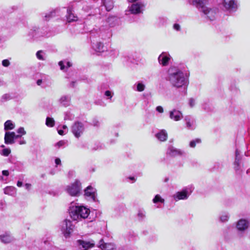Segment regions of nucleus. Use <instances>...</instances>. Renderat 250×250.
I'll return each instance as SVG.
<instances>
[{"instance_id": "f257e3e1", "label": "nucleus", "mask_w": 250, "mask_h": 250, "mask_svg": "<svg viewBox=\"0 0 250 250\" xmlns=\"http://www.w3.org/2000/svg\"><path fill=\"white\" fill-rule=\"evenodd\" d=\"M189 73L183 63L173 64V95L184 96L187 93Z\"/></svg>"}, {"instance_id": "f03ea898", "label": "nucleus", "mask_w": 250, "mask_h": 250, "mask_svg": "<svg viewBox=\"0 0 250 250\" xmlns=\"http://www.w3.org/2000/svg\"><path fill=\"white\" fill-rule=\"evenodd\" d=\"M69 211L71 218L75 221L85 219L87 218L90 213L89 208L84 206L79 205L74 202L71 203Z\"/></svg>"}, {"instance_id": "7ed1b4c3", "label": "nucleus", "mask_w": 250, "mask_h": 250, "mask_svg": "<svg viewBox=\"0 0 250 250\" xmlns=\"http://www.w3.org/2000/svg\"><path fill=\"white\" fill-rule=\"evenodd\" d=\"M200 11L202 13V17L208 21H213L219 18V9L217 8L206 6Z\"/></svg>"}, {"instance_id": "20e7f679", "label": "nucleus", "mask_w": 250, "mask_h": 250, "mask_svg": "<svg viewBox=\"0 0 250 250\" xmlns=\"http://www.w3.org/2000/svg\"><path fill=\"white\" fill-rule=\"evenodd\" d=\"M194 189L193 185H190L184 187L181 191L177 192L173 197L175 201L186 200L188 199Z\"/></svg>"}, {"instance_id": "39448f33", "label": "nucleus", "mask_w": 250, "mask_h": 250, "mask_svg": "<svg viewBox=\"0 0 250 250\" xmlns=\"http://www.w3.org/2000/svg\"><path fill=\"white\" fill-rule=\"evenodd\" d=\"M222 5L224 11L231 14L235 12L238 8V0H223Z\"/></svg>"}, {"instance_id": "423d86ee", "label": "nucleus", "mask_w": 250, "mask_h": 250, "mask_svg": "<svg viewBox=\"0 0 250 250\" xmlns=\"http://www.w3.org/2000/svg\"><path fill=\"white\" fill-rule=\"evenodd\" d=\"M67 193L72 196H79L81 193V184L78 181H75L73 184L67 186Z\"/></svg>"}, {"instance_id": "0eeeda50", "label": "nucleus", "mask_w": 250, "mask_h": 250, "mask_svg": "<svg viewBox=\"0 0 250 250\" xmlns=\"http://www.w3.org/2000/svg\"><path fill=\"white\" fill-rule=\"evenodd\" d=\"M61 229L65 238L69 237L73 230V226L72 222L69 220H64L61 223Z\"/></svg>"}, {"instance_id": "6e6552de", "label": "nucleus", "mask_w": 250, "mask_h": 250, "mask_svg": "<svg viewBox=\"0 0 250 250\" xmlns=\"http://www.w3.org/2000/svg\"><path fill=\"white\" fill-rule=\"evenodd\" d=\"M145 8V5L141 2H136L132 4L128 7L127 10L125 11L126 15L129 12L132 14H139L142 13Z\"/></svg>"}, {"instance_id": "1a4fd4ad", "label": "nucleus", "mask_w": 250, "mask_h": 250, "mask_svg": "<svg viewBox=\"0 0 250 250\" xmlns=\"http://www.w3.org/2000/svg\"><path fill=\"white\" fill-rule=\"evenodd\" d=\"M71 131L74 136L79 138L84 131L83 124L81 122H75L71 126Z\"/></svg>"}, {"instance_id": "9d476101", "label": "nucleus", "mask_w": 250, "mask_h": 250, "mask_svg": "<svg viewBox=\"0 0 250 250\" xmlns=\"http://www.w3.org/2000/svg\"><path fill=\"white\" fill-rule=\"evenodd\" d=\"M84 195L88 200L95 201L96 199V189L91 186H88L84 190Z\"/></svg>"}, {"instance_id": "9b49d317", "label": "nucleus", "mask_w": 250, "mask_h": 250, "mask_svg": "<svg viewBox=\"0 0 250 250\" xmlns=\"http://www.w3.org/2000/svg\"><path fill=\"white\" fill-rule=\"evenodd\" d=\"M80 248L83 250H88L95 246V242L93 240L90 241H84L83 240H78L77 241Z\"/></svg>"}, {"instance_id": "f8f14e48", "label": "nucleus", "mask_w": 250, "mask_h": 250, "mask_svg": "<svg viewBox=\"0 0 250 250\" xmlns=\"http://www.w3.org/2000/svg\"><path fill=\"white\" fill-rule=\"evenodd\" d=\"M186 128L189 130H194L196 127L195 119L189 115L186 116L185 118Z\"/></svg>"}, {"instance_id": "ddd939ff", "label": "nucleus", "mask_w": 250, "mask_h": 250, "mask_svg": "<svg viewBox=\"0 0 250 250\" xmlns=\"http://www.w3.org/2000/svg\"><path fill=\"white\" fill-rule=\"evenodd\" d=\"M249 221L246 219H241L236 223V228L239 231H244L247 229L249 226Z\"/></svg>"}, {"instance_id": "4468645a", "label": "nucleus", "mask_w": 250, "mask_h": 250, "mask_svg": "<svg viewBox=\"0 0 250 250\" xmlns=\"http://www.w3.org/2000/svg\"><path fill=\"white\" fill-rule=\"evenodd\" d=\"M234 166L236 172L240 174L242 171L241 167V157L240 151L238 149L235 150V160L234 162Z\"/></svg>"}, {"instance_id": "2eb2a0df", "label": "nucleus", "mask_w": 250, "mask_h": 250, "mask_svg": "<svg viewBox=\"0 0 250 250\" xmlns=\"http://www.w3.org/2000/svg\"><path fill=\"white\" fill-rule=\"evenodd\" d=\"M43 34L42 32L41 29L36 26H34L30 30L28 34V37L30 39H33L34 38L43 36Z\"/></svg>"}, {"instance_id": "dca6fc26", "label": "nucleus", "mask_w": 250, "mask_h": 250, "mask_svg": "<svg viewBox=\"0 0 250 250\" xmlns=\"http://www.w3.org/2000/svg\"><path fill=\"white\" fill-rule=\"evenodd\" d=\"M208 0H189L188 2L190 4L195 6L199 10H202L205 7Z\"/></svg>"}, {"instance_id": "f3484780", "label": "nucleus", "mask_w": 250, "mask_h": 250, "mask_svg": "<svg viewBox=\"0 0 250 250\" xmlns=\"http://www.w3.org/2000/svg\"><path fill=\"white\" fill-rule=\"evenodd\" d=\"M14 240V238L9 232H5L0 235V241L4 244H8Z\"/></svg>"}, {"instance_id": "a211bd4d", "label": "nucleus", "mask_w": 250, "mask_h": 250, "mask_svg": "<svg viewBox=\"0 0 250 250\" xmlns=\"http://www.w3.org/2000/svg\"><path fill=\"white\" fill-rule=\"evenodd\" d=\"M98 245V247L102 250H116V247L113 243H105L103 239L100 240Z\"/></svg>"}, {"instance_id": "6ab92c4d", "label": "nucleus", "mask_w": 250, "mask_h": 250, "mask_svg": "<svg viewBox=\"0 0 250 250\" xmlns=\"http://www.w3.org/2000/svg\"><path fill=\"white\" fill-rule=\"evenodd\" d=\"M155 137L159 142H164L167 140L168 135L166 130L161 129L155 134Z\"/></svg>"}, {"instance_id": "aec40b11", "label": "nucleus", "mask_w": 250, "mask_h": 250, "mask_svg": "<svg viewBox=\"0 0 250 250\" xmlns=\"http://www.w3.org/2000/svg\"><path fill=\"white\" fill-rule=\"evenodd\" d=\"M14 132L6 131L4 135V143L6 144H13L15 143Z\"/></svg>"}, {"instance_id": "412c9836", "label": "nucleus", "mask_w": 250, "mask_h": 250, "mask_svg": "<svg viewBox=\"0 0 250 250\" xmlns=\"http://www.w3.org/2000/svg\"><path fill=\"white\" fill-rule=\"evenodd\" d=\"M170 60V56L165 53H162L158 58L159 62L163 66H167Z\"/></svg>"}, {"instance_id": "4be33fe9", "label": "nucleus", "mask_w": 250, "mask_h": 250, "mask_svg": "<svg viewBox=\"0 0 250 250\" xmlns=\"http://www.w3.org/2000/svg\"><path fill=\"white\" fill-rule=\"evenodd\" d=\"M92 50H91V52H92L94 54H96L97 55H103L106 56L108 55L107 48H91Z\"/></svg>"}, {"instance_id": "5701e85b", "label": "nucleus", "mask_w": 250, "mask_h": 250, "mask_svg": "<svg viewBox=\"0 0 250 250\" xmlns=\"http://www.w3.org/2000/svg\"><path fill=\"white\" fill-rule=\"evenodd\" d=\"M66 17L67 21L68 22L75 21H77L78 20L77 17L74 15V14L72 12V9L70 8L67 9V15Z\"/></svg>"}, {"instance_id": "b1692460", "label": "nucleus", "mask_w": 250, "mask_h": 250, "mask_svg": "<svg viewBox=\"0 0 250 250\" xmlns=\"http://www.w3.org/2000/svg\"><path fill=\"white\" fill-rule=\"evenodd\" d=\"M60 103L64 106L67 107L70 105L71 98L69 96H62L60 99Z\"/></svg>"}, {"instance_id": "393cba45", "label": "nucleus", "mask_w": 250, "mask_h": 250, "mask_svg": "<svg viewBox=\"0 0 250 250\" xmlns=\"http://www.w3.org/2000/svg\"><path fill=\"white\" fill-rule=\"evenodd\" d=\"M59 65L60 66V69L62 71H66L67 69L72 66V63L66 61H61L58 63Z\"/></svg>"}, {"instance_id": "a878e982", "label": "nucleus", "mask_w": 250, "mask_h": 250, "mask_svg": "<svg viewBox=\"0 0 250 250\" xmlns=\"http://www.w3.org/2000/svg\"><path fill=\"white\" fill-rule=\"evenodd\" d=\"M103 5L105 6L107 11L111 10L114 6L113 0H102Z\"/></svg>"}, {"instance_id": "bb28decb", "label": "nucleus", "mask_w": 250, "mask_h": 250, "mask_svg": "<svg viewBox=\"0 0 250 250\" xmlns=\"http://www.w3.org/2000/svg\"><path fill=\"white\" fill-rule=\"evenodd\" d=\"M59 10L57 8L51 11L48 13L45 14L43 18L44 20L45 21L49 20L51 18L55 16L56 14L59 12Z\"/></svg>"}, {"instance_id": "cd10ccee", "label": "nucleus", "mask_w": 250, "mask_h": 250, "mask_svg": "<svg viewBox=\"0 0 250 250\" xmlns=\"http://www.w3.org/2000/svg\"><path fill=\"white\" fill-rule=\"evenodd\" d=\"M183 118L182 112L177 110H173V120L175 121L181 120Z\"/></svg>"}, {"instance_id": "c85d7f7f", "label": "nucleus", "mask_w": 250, "mask_h": 250, "mask_svg": "<svg viewBox=\"0 0 250 250\" xmlns=\"http://www.w3.org/2000/svg\"><path fill=\"white\" fill-rule=\"evenodd\" d=\"M16 192V188L12 186L7 187L4 188V193L5 194L14 195Z\"/></svg>"}, {"instance_id": "c756f323", "label": "nucleus", "mask_w": 250, "mask_h": 250, "mask_svg": "<svg viewBox=\"0 0 250 250\" xmlns=\"http://www.w3.org/2000/svg\"><path fill=\"white\" fill-rule=\"evenodd\" d=\"M15 127V125L11 120L6 121L4 124V129L5 130H12Z\"/></svg>"}, {"instance_id": "7c9ffc66", "label": "nucleus", "mask_w": 250, "mask_h": 250, "mask_svg": "<svg viewBox=\"0 0 250 250\" xmlns=\"http://www.w3.org/2000/svg\"><path fill=\"white\" fill-rule=\"evenodd\" d=\"M185 155L186 153L183 150L173 148V157L176 156L182 157L185 156Z\"/></svg>"}, {"instance_id": "2f4dec72", "label": "nucleus", "mask_w": 250, "mask_h": 250, "mask_svg": "<svg viewBox=\"0 0 250 250\" xmlns=\"http://www.w3.org/2000/svg\"><path fill=\"white\" fill-rule=\"evenodd\" d=\"M229 218V214L228 212H223L219 217V221L222 223H225L228 221Z\"/></svg>"}, {"instance_id": "473e14b6", "label": "nucleus", "mask_w": 250, "mask_h": 250, "mask_svg": "<svg viewBox=\"0 0 250 250\" xmlns=\"http://www.w3.org/2000/svg\"><path fill=\"white\" fill-rule=\"evenodd\" d=\"M152 202L154 204H157L158 203H164L165 199L163 198L159 194H157L153 199Z\"/></svg>"}, {"instance_id": "72a5a7b5", "label": "nucleus", "mask_w": 250, "mask_h": 250, "mask_svg": "<svg viewBox=\"0 0 250 250\" xmlns=\"http://www.w3.org/2000/svg\"><path fill=\"white\" fill-rule=\"evenodd\" d=\"M163 75L165 77V78L167 81H170L171 79L172 76V70L170 68L167 70H166L165 72H163Z\"/></svg>"}, {"instance_id": "f704fd0d", "label": "nucleus", "mask_w": 250, "mask_h": 250, "mask_svg": "<svg viewBox=\"0 0 250 250\" xmlns=\"http://www.w3.org/2000/svg\"><path fill=\"white\" fill-rule=\"evenodd\" d=\"M45 125L48 127H52L55 125V121L53 118L48 117L46 119Z\"/></svg>"}, {"instance_id": "c9c22d12", "label": "nucleus", "mask_w": 250, "mask_h": 250, "mask_svg": "<svg viewBox=\"0 0 250 250\" xmlns=\"http://www.w3.org/2000/svg\"><path fill=\"white\" fill-rule=\"evenodd\" d=\"M137 217L140 220H143L146 217V211L144 209H139Z\"/></svg>"}, {"instance_id": "e433bc0d", "label": "nucleus", "mask_w": 250, "mask_h": 250, "mask_svg": "<svg viewBox=\"0 0 250 250\" xmlns=\"http://www.w3.org/2000/svg\"><path fill=\"white\" fill-rule=\"evenodd\" d=\"M74 118V116L70 112H66L64 113V120L71 121Z\"/></svg>"}, {"instance_id": "4c0bfd02", "label": "nucleus", "mask_w": 250, "mask_h": 250, "mask_svg": "<svg viewBox=\"0 0 250 250\" xmlns=\"http://www.w3.org/2000/svg\"><path fill=\"white\" fill-rule=\"evenodd\" d=\"M145 85L142 83L139 82L136 84V90L139 92H142L145 90Z\"/></svg>"}, {"instance_id": "58836bf2", "label": "nucleus", "mask_w": 250, "mask_h": 250, "mask_svg": "<svg viewBox=\"0 0 250 250\" xmlns=\"http://www.w3.org/2000/svg\"><path fill=\"white\" fill-rule=\"evenodd\" d=\"M172 156V147L169 145L166 151V157L167 159H170Z\"/></svg>"}, {"instance_id": "ea45409f", "label": "nucleus", "mask_w": 250, "mask_h": 250, "mask_svg": "<svg viewBox=\"0 0 250 250\" xmlns=\"http://www.w3.org/2000/svg\"><path fill=\"white\" fill-rule=\"evenodd\" d=\"M12 99V97L9 94H3L1 98V102H5L7 101L10 100Z\"/></svg>"}, {"instance_id": "a19ab883", "label": "nucleus", "mask_w": 250, "mask_h": 250, "mask_svg": "<svg viewBox=\"0 0 250 250\" xmlns=\"http://www.w3.org/2000/svg\"><path fill=\"white\" fill-rule=\"evenodd\" d=\"M201 141L200 139H195L190 142L189 146L191 147L194 148L195 147L196 144H200Z\"/></svg>"}, {"instance_id": "79ce46f5", "label": "nucleus", "mask_w": 250, "mask_h": 250, "mask_svg": "<svg viewBox=\"0 0 250 250\" xmlns=\"http://www.w3.org/2000/svg\"><path fill=\"white\" fill-rule=\"evenodd\" d=\"M44 52L42 50L38 51L36 53L37 57L40 60H44Z\"/></svg>"}, {"instance_id": "37998d69", "label": "nucleus", "mask_w": 250, "mask_h": 250, "mask_svg": "<svg viewBox=\"0 0 250 250\" xmlns=\"http://www.w3.org/2000/svg\"><path fill=\"white\" fill-rule=\"evenodd\" d=\"M11 153V150L9 148H4L0 153L4 156H8Z\"/></svg>"}, {"instance_id": "c03bdc74", "label": "nucleus", "mask_w": 250, "mask_h": 250, "mask_svg": "<svg viewBox=\"0 0 250 250\" xmlns=\"http://www.w3.org/2000/svg\"><path fill=\"white\" fill-rule=\"evenodd\" d=\"M196 104V100L193 98H189L188 100V105L190 107H193Z\"/></svg>"}, {"instance_id": "a18cd8bd", "label": "nucleus", "mask_w": 250, "mask_h": 250, "mask_svg": "<svg viewBox=\"0 0 250 250\" xmlns=\"http://www.w3.org/2000/svg\"><path fill=\"white\" fill-rule=\"evenodd\" d=\"M67 141L64 140H61L56 144L55 146L58 148H60L64 146L66 144Z\"/></svg>"}, {"instance_id": "49530a36", "label": "nucleus", "mask_w": 250, "mask_h": 250, "mask_svg": "<svg viewBox=\"0 0 250 250\" xmlns=\"http://www.w3.org/2000/svg\"><path fill=\"white\" fill-rule=\"evenodd\" d=\"M17 133L21 136L24 135L26 134V132L25 131L24 128L23 127H20L17 130Z\"/></svg>"}, {"instance_id": "de8ad7c7", "label": "nucleus", "mask_w": 250, "mask_h": 250, "mask_svg": "<svg viewBox=\"0 0 250 250\" xmlns=\"http://www.w3.org/2000/svg\"><path fill=\"white\" fill-rule=\"evenodd\" d=\"M113 95V93H112V92L110 91L106 90L104 92V95L108 97V99H111Z\"/></svg>"}, {"instance_id": "09e8293b", "label": "nucleus", "mask_w": 250, "mask_h": 250, "mask_svg": "<svg viewBox=\"0 0 250 250\" xmlns=\"http://www.w3.org/2000/svg\"><path fill=\"white\" fill-rule=\"evenodd\" d=\"M92 125L94 126L98 127L100 126V123L98 120L94 119L92 121Z\"/></svg>"}, {"instance_id": "8fccbe9b", "label": "nucleus", "mask_w": 250, "mask_h": 250, "mask_svg": "<svg viewBox=\"0 0 250 250\" xmlns=\"http://www.w3.org/2000/svg\"><path fill=\"white\" fill-rule=\"evenodd\" d=\"M2 64L3 66L7 67L10 64V62L8 60H4L2 62Z\"/></svg>"}, {"instance_id": "3c124183", "label": "nucleus", "mask_w": 250, "mask_h": 250, "mask_svg": "<svg viewBox=\"0 0 250 250\" xmlns=\"http://www.w3.org/2000/svg\"><path fill=\"white\" fill-rule=\"evenodd\" d=\"M173 28L176 31H180L181 26L178 23H175L173 26Z\"/></svg>"}, {"instance_id": "603ef678", "label": "nucleus", "mask_w": 250, "mask_h": 250, "mask_svg": "<svg viewBox=\"0 0 250 250\" xmlns=\"http://www.w3.org/2000/svg\"><path fill=\"white\" fill-rule=\"evenodd\" d=\"M156 109L159 113H163L164 111L163 108L161 106H158Z\"/></svg>"}, {"instance_id": "864d4df0", "label": "nucleus", "mask_w": 250, "mask_h": 250, "mask_svg": "<svg viewBox=\"0 0 250 250\" xmlns=\"http://www.w3.org/2000/svg\"><path fill=\"white\" fill-rule=\"evenodd\" d=\"M24 186L26 189H27V190H29L31 189L32 186L31 184H30L26 183L25 184Z\"/></svg>"}, {"instance_id": "5fc2aeb1", "label": "nucleus", "mask_w": 250, "mask_h": 250, "mask_svg": "<svg viewBox=\"0 0 250 250\" xmlns=\"http://www.w3.org/2000/svg\"><path fill=\"white\" fill-rule=\"evenodd\" d=\"M2 174L4 176H8L9 175V172L8 170H4L2 171Z\"/></svg>"}, {"instance_id": "6e6d98bb", "label": "nucleus", "mask_w": 250, "mask_h": 250, "mask_svg": "<svg viewBox=\"0 0 250 250\" xmlns=\"http://www.w3.org/2000/svg\"><path fill=\"white\" fill-rule=\"evenodd\" d=\"M55 162L56 166L60 165L61 164V161L60 158H56Z\"/></svg>"}, {"instance_id": "4d7b16f0", "label": "nucleus", "mask_w": 250, "mask_h": 250, "mask_svg": "<svg viewBox=\"0 0 250 250\" xmlns=\"http://www.w3.org/2000/svg\"><path fill=\"white\" fill-rule=\"evenodd\" d=\"M58 133L61 135H63L66 133V132H64L63 130L60 129L58 131Z\"/></svg>"}, {"instance_id": "13d9d810", "label": "nucleus", "mask_w": 250, "mask_h": 250, "mask_svg": "<svg viewBox=\"0 0 250 250\" xmlns=\"http://www.w3.org/2000/svg\"><path fill=\"white\" fill-rule=\"evenodd\" d=\"M23 185V183L22 182L20 181H18L17 182V186L18 187H21Z\"/></svg>"}, {"instance_id": "bf43d9fd", "label": "nucleus", "mask_w": 250, "mask_h": 250, "mask_svg": "<svg viewBox=\"0 0 250 250\" xmlns=\"http://www.w3.org/2000/svg\"><path fill=\"white\" fill-rule=\"evenodd\" d=\"M22 136H21V135L18 134V135H16L15 134V133L14 132V140L15 139H18V138H20Z\"/></svg>"}, {"instance_id": "052dcab7", "label": "nucleus", "mask_w": 250, "mask_h": 250, "mask_svg": "<svg viewBox=\"0 0 250 250\" xmlns=\"http://www.w3.org/2000/svg\"><path fill=\"white\" fill-rule=\"evenodd\" d=\"M42 79H39L38 80H37V84L38 85H41L42 83Z\"/></svg>"}, {"instance_id": "680f3d73", "label": "nucleus", "mask_w": 250, "mask_h": 250, "mask_svg": "<svg viewBox=\"0 0 250 250\" xmlns=\"http://www.w3.org/2000/svg\"><path fill=\"white\" fill-rule=\"evenodd\" d=\"M19 144H20V145L25 144H26V141L25 140H21L20 141H19Z\"/></svg>"}, {"instance_id": "e2e57ef3", "label": "nucleus", "mask_w": 250, "mask_h": 250, "mask_svg": "<svg viewBox=\"0 0 250 250\" xmlns=\"http://www.w3.org/2000/svg\"><path fill=\"white\" fill-rule=\"evenodd\" d=\"M128 178L130 180L133 181L134 182L136 181V179L134 177H129Z\"/></svg>"}, {"instance_id": "0e129e2a", "label": "nucleus", "mask_w": 250, "mask_h": 250, "mask_svg": "<svg viewBox=\"0 0 250 250\" xmlns=\"http://www.w3.org/2000/svg\"><path fill=\"white\" fill-rule=\"evenodd\" d=\"M62 128L63 129H67V126L66 125H63L62 126Z\"/></svg>"}, {"instance_id": "69168bd1", "label": "nucleus", "mask_w": 250, "mask_h": 250, "mask_svg": "<svg viewBox=\"0 0 250 250\" xmlns=\"http://www.w3.org/2000/svg\"><path fill=\"white\" fill-rule=\"evenodd\" d=\"M75 82H72V83H71V85L72 87H74V83H75Z\"/></svg>"}, {"instance_id": "338daca9", "label": "nucleus", "mask_w": 250, "mask_h": 250, "mask_svg": "<svg viewBox=\"0 0 250 250\" xmlns=\"http://www.w3.org/2000/svg\"><path fill=\"white\" fill-rule=\"evenodd\" d=\"M168 180H169L168 178H166L164 180V182L166 183L168 181Z\"/></svg>"}, {"instance_id": "774afa93", "label": "nucleus", "mask_w": 250, "mask_h": 250, "mask_svg": "<svg viewBox=\"0 0 250 250\" xmlns=\"http://www.w3.org/2000/svg\"><path fill=\"white\" fill-rule=\"evenodd\" d=\"M169 117L171 119H172V111L169 112Z\"/></svg>"}]
</instances>
